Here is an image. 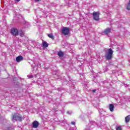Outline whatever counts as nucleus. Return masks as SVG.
Returning a JSON list of instances; mask_svg holds the SVG:
<instances>
[{
    "label": "nucleus",
    "instance_id": "7ed1b4c3",
    "mask_svg": "<svg viewBox=\"0 0 130 130\" xmlns=\"http://www.w3.org/2000/svg\"><path fill=\"white\" fill-rule=\"evenodd\" d=\"M99 15L100 13L99 12H94L93 13L94 20L95 21H98V20H99Z\"/></svg>",
    "mask_w": 130,
    "mask_h": 130
},
{
    "label": "nucleus",
    "instance_id": "6ab92c4d",
    "mask_svg": "<svg viewBox=\"0 0 130 130\" xmlns=\"http://www.w3.org/2000/svg\"><path fill=\"white\" fill-rule=\"evenodd\" d=\"M16 2H20V0H15Z\"/></svg>",
    "mask_w": 130,
    "mask_h": 130
},
{
    "label": "nucleus",
    "instance_id": "9d476101",
    "mask_svg": "<svg viewBox=\"0 0 130 130\" xmlns=\"http://www.w3.org/2000/svg\"><path fill=\"white\" fill-rule=\"evenodd\" d=\"M58 55L60 57H62V56H63V52L60 51L58 53Z\"/></svg>",
    "mask_w": 130,
    "mask_h": 130
},
{
    "label": "nucleus",
    "instance_id": "39448f33",
    "mask_svg": "<svg viewBox=\"0 0 130 130\" xmlns=\"http://www.w3.org/2000/svg\"><path fill=\"white\" fill-rule=\"evenodd\" d=\"M39 126V123L37 121H35L32 123V126L34 128H37V127Z\"/></svg>",
    "mask_w": 130,
    "mask_h": 130
},
{
    "label": "nucleus",
    "instance_id": "0eeeda50",
    "mask_svg": "<svg viewBox=\"0 0 130 130\" xmlns=\"http://www.w3.org/2000/svg\"><path fill=\"white\" fill-rule=\"evenodd\" d=\"M13 119L14 120H20V121H22V118L19 116L16 117V116H13Z\"/></svg>",
    "mask_w": 130,
    "mask_h": 130
},
{
    "label": "nucleus",
    "instance_id": "f257e3e1",
    "mask_svg": "<svg viewBox=\"0 0 130 130\" xmlns=\"http://www.w3.org/2000/svg\"><path fill=\"white\" fill-rule=\"evenodd\" d=\"M112 54H113V51H112V49H110L108 50L107 53L105 56L106 59H111V58H112Z\"/></svg>",
    "mask_w": 130,
    "mask_h": 130
},
{
    "label": "nucleus",
    "instance_id": "ddd939ff",
    "mask_svg": "<svg viewBox=\"0 0 130 130\" xmlns=\"http://www.w3.org/2000/svg\"><path fill=\"white\" fill-rule=\"evenodd\" d=\"M48 37H49V38H51L52 39H53V35H52V34H50L48 35Z\"/></svg>",
    "mask_w": 130,
    "mask_h": 130
},
{
    "label": "nucleus",
    "instance_id": "9b49d317",
    "mask_svg": "<svg viewBox=\"0 0 130 130\" xmlns=\"http://www.w3.org/2000/svg\"><path fill=\"white\" fill-rule=\"evenodd\" d=\"M130 120V116L128 115L127 117H125V121L126 122H128Z\"/></svg>",
    "mask_w": 130,
    "mask_h": 130
},
{
    "label": "nucleus",
    "instance_id": "1a4fd4ad",
    "mask_svg": "<svg viewBox=\"0 0 130 130\" xmlns=\"http://www.w3.org/2000/svg\"><path fill=\"white\" fill-rule=\"evenodd\" d=\"M43 46L44 47H48V43H47L46 42H44L43 43Z\"/></svg>",
    "mask_w": 130,
    "mask_h": 130
},
{
    "label": "nucleus",
    "instance_id": "f3484780",
    "mask_svg": "<svg viewBox=\"0 0 130 130\" xmlns=\"http://www.w3.org/2000/svg\"><path fill=\"white\" fill-rule=\"evenodd\" d=\"M92 92H93V93H95V92H96V90H95V89L93 90Z\"/></svg>",
    "mask_w": 130,
    "mask_h": 130
},
{
    "label": "nucleus",
    "instance_id": "2eb2a0df",
    "mask_svg": "<svg viewBox=\"0 0 130 130\" xmlns=\"http://www.w3.org/2000/svg\"><path fill=\"white\" fill-rule=\"evenodd\" d=\"M121 126H119L116 128V130H121Z\"/></svg>",
    "mask_w": 130,
    "mask_h": 130
},
{
    "label": "nucleus",
    "instance_id": "4468645a",
    "mask_svg": "<svg viewBox=\"0 0 130 130\" xmlns=\"http://www.w3.org/2000/svg\"><path fill=\"white\" fill-rule=\"evenodd\" d=\"M127 10H130V0L129 3L128 4V6H127Z\"/></svg>",
    "mask_w": 130,
    "mask_h": 130
},
{
    "label": "nucleus",
    "instance_id": "a211bd4d",
    "mask_svg": "<svg viewBox=\"0 0 130 130\" xmlns=\"http://www.w3.org/2000/svg\"><path fill=\"white\" fill-rule=\"evenodd\" d=\"M76 123L75 122H72V124H75Z\"/></svg>",
    "mask_w": 130,
    "mask_h": 130
},
{
    "label": "nucleus",
    "instance_id": "6e6552de",
    "mask_svg": "<svg viewBox=\"0 0 130 130\" xmlns=\"http://www.w3.org/2000/svg\"><path fill=\"white\" fill-rule=\"evenodd\" d=\"M109 109L110 111H113V110L114 109V106L112 104H110L109 105Z\"/></svg>",
    "mask_w": 130,
    "mask_h": 130
},
{
    "label": "nucleus",
    "instance_id": "20e7f679",
    "mask_svg": "<svg viewBox=\"0 0 130 130\" xmlns=\"http://www.w3.org/2000/svg\"><path fill=\"white\" fill-rule=\"evenodd\" d=\"M11 34H12V35H14V36H17V35H18V29L15 28H12L11 29Z\"/></svg>",
    "mask_w": 130,
    "mask_h": 130
},
{
    "label": "nucleus",
    "instance_id": "f03ea898",
    "mask_svg": "<svg viewBox=\"0 0 130 130\" xmlns=\"http://www.w3.org/2000/svg\"><path fill=\"white\" fill-rule=\"evenodd\" d=\"M61 32L63 35H69L70 34V29L68 27H63L62 28Z\"/></svg>",
    "mask_w": 130,
    "mask_h": 130
},
{
    "label": "nucleus",
    "instance_id": "f8f14e48",
    "mask_svg": "<svg viewBox=\"0 0 130 130\" xmlns=\"http://www.w3.org/2000/svg\"><path fill=\"white\" fill-rule=\"evenodd\" d=\"M110 28H107L104 31L105 34H108V33H110Z\"/></svg>",
    "mask_w": 130,
    "mask_h": 130
},
{
    "label": "nucleus",
    "instance_id": "dca6fc26",
    "mask_svg": "<svg viewBox=\"0 0 130 130\" xmlns=\"http://www.w3.org/2000/svg\"><path fill=\"white\" fill-rule=\"evenodd\" d=\"M35 2H41V0H34Z\"/></svg>",
    "mask_w": 130,
    "mask_h": 130
},
{
    "label": "nucleus",
    "instance_id": "423d86ee",
    "mask_svg": "<svg viewBox=\"0 0 130 130\" xmlns=\"http://www.w3.org/2000/svg\"><path fill=\"white\" fill-rule=\"evenodd\" d=\"M21 60H23V56H18L16 57V61L17 62H20Z\"/></svg>",
    "mask_w": 130,
    "mask_h": 130
}]
</instances>
